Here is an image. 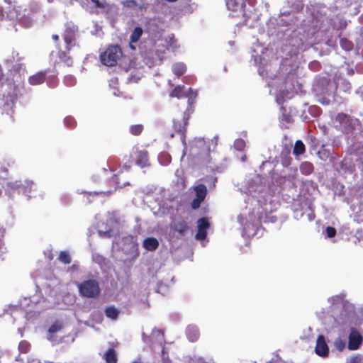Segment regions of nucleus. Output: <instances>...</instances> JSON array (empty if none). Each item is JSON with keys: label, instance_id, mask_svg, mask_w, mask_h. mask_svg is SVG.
Here are the masks:
<instances>
[{"label": "nucleus", "instance_id": "1", "mask_svg": "<svg viewBox=\"0 0 363 363\" xmlns=\"http://www.w3.org/2000/svg\"><path fill=\"white\" fill-rule=\"evenodd\" d=\"M246 194L245 209L238 216V219L243 226V233L247 237L257 235V220L264 223H274L277 218L268 213L273 211L272 200L264 190V186L259 176L242 189Z\"/></svg>", "mask_w": 363, "mask_h": 363}, {"label": "nucleus", "instance_id": "2", "mask_svg": "<svg viewBox=\"0 0 363 363\" xmlns=\"http://www.w3.org/2000/svg\"><path fill=\"white\" fill-rule=\"evenodd\" d=\"M118 223L112 214H108L106 223L97 224L98 233L101 238H113V248L122 250L133 258L139 255L138 244L130 235L122 236L118 235Z\"/></svg>", "mask_w": 363, "mask_h": 363}, {"label": "nucleus", "instance_id": "3", "mask_svg": "<svg viewBox=\"0 0 363 363\" xmlns=\"http://www.w3.org/2000/svg\"><path fill=\"white\" fill-rule=\"evenodd\" d=\"M350 88V83L346 79H341L335 82L323 78L313 85V89L319 96V102L323 105H329L331 103L341 102V98L339 99L338 96L335 95L337 89L347 92Z\"/></svg>", "mask_w": 363, "mask_h": 363}, {"label": "nucleus", "instance_id": "4", "mask_svg": "<svg viewBox=\"0 0 363 363\" xmlns=\"http://www.w3.org/2000/svg\"><path fill=\"white\" fill-rule=\"evenodd\" d=\"M226 6L232 17L242 18V23L248 27H255L254 20L257 15L254 13L255 9L252 1L249 0H226Z\"/></svg>", "mask_w": 363, "mask_h": 363}, {"label": "nucleus", "instance_id": "5", "mask_svg": "<svg viewBox=\"0 0 363 363\" xmlns=\"http://www.w3.org/2000/svg\"><path fill=\"white\" fill-rule=\"evenodd\" d=\"M164 41L166 45H158L155 52H149L146 54V64L148 65L149 67L161 64L167 49H169L172 52H176L179 48L178 41L173 34L168 35L165 38Z\"/></svg>", "mask_w": 363, "mask_h": 363}, {"label": "nucleus", "instance_id": "6", "mask_svg": "<svg viewBox=\"0 0 363 363\" xmlns=\"http://www.w3.org/2000/svg\"><path fill=\"white\" fill-rule=\"evenodd\" d=\"M209 152V141L201 138H195L191 140L189 147L184 150V154L189 153L192 157L198 158L203 162H208Z\"/></svg>", "mask_w": 363, "mask_h": 363}, {"label": "nucleus", "instance_id": "7", "mask_svg": "<svg viewBox=\"0 0 363 363\" xmlns=\"http://www.w3.org/2000/svg\"><path fill=\"white\" fill-rule=\"evenodd\" d=\"M92 179L94 182L99 184L103 182L107 183L109 186H114L115 189L117 187H122L128 184V183L121 184L118 182V175L113 173L108 164H106V167H103L99 169L92 177Z\"/></svg>", "mask_w": 363, "mask_h": 363}, {"label": "nucleus", "instance_id": "8", "mask_svg": "<svg viewBox=\"0 0 363 363\" xmlns=\"http://www.w3.org/2000/svg\"><path fill=\"white\" fill-rule=\"evenodd\" d=\"M309 32L306 35L301 34V30H293L289 35V45L292 47L290 52L297 55L299 50H305L308 46L312 45V42L308 41Z\"/></svg>", "mask_w": 363, "mask_h": 363}, {"label": "nucleus", "instance_id": "9", "mask_svg": "<svg viewBox=\"0 0 363 363\" xmlns=\"http://www.w3.org/2000/svg\"><path fill=\"white\" fill-rule=\"evenodd\" d=\"M79 295L84 298H95L101 294L99 282L94 279L77 283Z\"/></svg>", "mask_w": 363, "mask_h": 363}, {"label": "nucleus", "instance_id": "10", "mask_svg": "<svg viewBox=\"0 0 363 363\" xmlns=\"http://www.w3.org/2000/svg\"><path fill=\"white\" fill-rule=\"evenodd\" d=\"M35 189L36 185H35L32 181L25 180L23 183L21 181H14L6 183L5 191L9 196H11V191H17L18 193H22L28 197H31L29 194H30L33 190L35 191Z\"/></svg>", "mask_w": 363, "mask_h": 363}, {"label": "nucleus", "instance_id": "11", "mask_svg": "<svg viewBox=\"0 0 363 363\" xmlns=\"http://www.w3.org/2000/svg\"><path fill=\"white\" fill-rule=\"evenodd\" d=\"M360 119H357L344 113H338L335 122L337 123L336 126L342 132L349 133L354 130L356 126L359 125Z\"/></svg>", "mask_w": 363, "mask_h": 363}, {"label": "nucleus", "instance_id": "12", "mask_svg": "<svg viewBox=\"0 0 363 363\" xmlns=\"http://www.w3.org/2000/svg\"><path fill=\"white\" fill-rule=\"evenodd\" d=\"M121 56L122 51L120 47L113 45L108 47L104 52L101 54L100 59L104 65L112 67L116 65Z\"/></svg>", "mask_w": 363, "mask_h": 363}, {"label": "nucleus", "instance_id": "13", "mask_svg": "<svg viewBox=\"0 0 363 363\" xmlns=\"http://www.w3.org/2000/svg\"><path fill=\"white\" fill-rule=\"evenodd\" d=\"M351 151L352 154L358 157L354 166L363 172V135L354 136L351 139Z\"/></svg>", "mask_w": 363, "mask_h": 363}, {"label": "nucleus", "instance_id": "14", "mask_svg": "<svg viewBox=\"0 0 363 363\" xmlns=\"http://www.w3.org/2000/svg\"><path fill=\"white\" fill-rule=\"evenodd\" d=\"M184 86H177L170 94L171 97H177V99L188 98V103L191 105L193 100L196 98L198 94L196 90L189 89L184 90Z\"/></svg>", "mask_w": 363, "mask_h": 363}, {"label": "nucleus", "instance_id": "15", "mask_svg": "<svg viewBox=\"0 0 363 363\" xmlns=\"http://www.w3.org/2000/svg\"><path fill=\"white\" fill-rule=\"evenodd\" d=\"M252 52L254 54L252 55V57H254L255 62L259 64V74L262 77H264V71L261 70V67L264 65V58L262 57V55H264L265 52L267 51V49L265 48H262L258 43L253 45L252 47Z\"/></svg>", "mask_w": 363, "mask_h": 363}, {"label": "nucleus", "instance_id": "16", "mask_svg": "<svg viewBox=\"0 0 363 363\" xmlns=\"http://www.w3.org/2000/svg\"><path fill=\"white\" fill-rule=\"evenodd\" d=\"M143 340L146 344L152 342V345L157 344L162 346L164 342V334L162 330L158 329H154L152 332L150 338L145 335V333L142 335Z\"/></svg>", "mask_w": 363, "mask_h": 363}, {"label": "nucleus", "instance_id": "17", "mask_svg": "<svg viewBox=\"0 0 363 363\" xmlns=\"http://www.w3.org/2000/svg\"><path fill=\"white\" fill-rule=\"evenodd\" d=\"M194 191L196 192V198L192 201L191 206L193 209H197L206 198L207 189L205 185L199 184L195 186Z\"/></svg>", "mask_w": 363, "mask_h": 363}, {"label": "nucleus", "instance_id": "18", "mask_svg": "<svg viewBox=\"0 0 363 363\" xmlns=\"http://www.w3.org/2000/svg\"><path fill=\"white\" fill-rule=\"evenodd\" d=\"M210 228V223L207 218H201L197 221L198 231L196 239L203 241L207 235V230Z\"/></svg>", "mask_w": 363, "mask_h": 363}, {"label": "nucleus", "instance_id": "19", "mask_svg": "<svg viewBox=\"0 0 363 363\" xmlns=\"http://www.w3.org/2000/svg\"><path fill=\"white\" fill-rule=\"evenodd\" d=\"M363 337L361 334L355 329L351 328L349 335L348 348L350 350H357L361 345Z\"/></svg>", "mask_w": 363, "mask_h": 363}, {"label": "nucleus", "instance_id": "20", "mask_svg": "<svg viewBox=\"0 0 363 363\" xmlns=\"http://www.w3.org/2000/svg\"><path fill=\"white\" fill-rule=\"evenodd\" d=\"M171 228L181 236H184L190 230L189 223L182 218H176L172 222Z\"/></svg>", "mask_w": 363, "mask_h": 363}, {"label": "nucleus", "instance_id": "21", "mask_svg": "<svg viewBox=\"0 0 363 363\" xmlns=\"http://www.w3.org/2000/svg\"><path fill=\"white\" fill-rule=\"evenodd\" d=\"M315 351L320 357H326L328 356L329 350L323 335L318 337Z\"/></svg>", "mask_w": 363, "mask_h": 363}, {"label": "nucleus", "instance_id": "22", "mask_svg": "<svg viewBox=\"0 0 363 363\" xmlns=\"http://www.w3.org/2000/svg\"><path fill=\"white\" fill-rule=\"evenodd\" d=\"M136 164L141 168L147 167L150 165L147 152L145 150H137L135 152Z\"/></svg>", "mask_w": 363, "mask_h": 363}, {"label": "nucleus", "instance_id": "23", "mask_svg": "<svg viewBox=\"0 0 363 363\" xmlns=\"http://www.w3.org/2000/svg\"><path fill=\"white\" fill-rule=\"evenodd\" d=\"M77 28L75 26L69 24H67L66 26V31L64 35L65 41L67 44V48H69L73 45L74 37H75V33L77 31Z\"/></svg>", "mask_w": 363, "mask_h": 363}, {"label": "nucleus", "instance_id": "24", "mask_svg": "<svg viewBox=\"0 0 363 363\" xmlns=\"http://www.w3.org/2000/svg\"><path fill=\"white\" fill-rule=\"evenodd\" d=\"M121 4L125 8L134 11H140L144 7L143 0H122Z\"/></svg>", "mask_w": 363, "mask_h": 363}, {"label": "nucleus", "instance_id": "25", "mask_svg": "<svg viewBox=\"0 0 363 363\" xmlns=\"http://www.w3.org/2000/svg\"><path fill=\"white\" fill-rule=\"evenodd\" d=\"M317 155L321 160L327 161L329 160L333 163L337 156L333 152H331L329 149H325L324 147H322L321 149L318 151Z\"/></svg>", "mask_w": 363, "mask_h": 363}, {"label": "nucleus", "instance_id": "26", "mask_svg": "<svg viewBox=\"0 0 363 363\" xmlns=\"http://www.w3.org/2000/svg\"><path fill=\"white\" fill-rule=\"evenodd\" d=\"M159 246V242L155 238L150 237L143 242V247L148 251H155Z\"/></svg>", "mask_w": 363, "mask_h": 363}, {"label": "nucleus", "instance_id": "27", "mask_svg": "<svg viewBox=\"0 0 363 363\" xmlns=\"http://www.w3.org/2000/svg\"><path fill=\"white\" fill-rule=\"evenodd\" d=\"M186 337L191 342H195L199 337V329L196 325H190L186 330Z\"/></svg>", "mask_w": 363, "mask_h": 363}, {"label": "nucleus", "instance_id": "28", "mask_svg": "<svg viewBox=\"0 0 363 363\" xmlns=\"http://www.w3.org/2000/svg\"><path fill=\"white\" fill-rule=\"evenodd\" d=\"M45 80V72H40L29 77V83L31 85H38Z\"/></svg>", "mask_w": 363, "mask_h": 363}, {"label": "nucleus", "instance_id": "29", "mask_svg": "<svg viewBox=\"0 0 363 363\" xmlns=\"http://www.w3.org/2000/svg\"><path fill=\"white\" fill-rule=\"evenodd\" d=\"M181 1V7L182 11L184 13H192L196 8V5L195 4H191V0H180Z\"/></svg>", "mask_w": 363, "mask_h": 363}, {"label": "nucleus", "instance_id": "30", "mask_svg": "<svg viewBox=\"0 0 363 363\" xmlns=\"http://www.w3.org/2000/svg\"><path fill=\"white\" fill-rule=\"evenodd\" d=\"M143 29L140 27H136L132 32L130 35V47L133 49H135V47L133 45V43H137L138 40L140 38L142 34H143Z\"/></svg>", "mask_w": 363, "mask_h": 363}, {"label": "nucleus", "instance_id": "31", "mask_svg": "<svg viewBox=\"0 0 363 363\" xmlns=\"http://www.w3.org/2000/svg\"><path fill=\"white\" fill-rule=\"evenodd\" d=\"M186 67L183 62H176L172 67L173 73L177 77L182 75L186 72Z\"/></svg>", "mask_w": 363, "mask_h": 363}, {"label": "nucleus", "instance_id": "32", "mask_svg": "<svg viewBox=\"0 0 363 363\" xmlns=\"http://www.w3.org/2000/svg\"><path fill=\"white\" fill-rule=\"evenodd\" d=\"M11 57L12 59H11L10 61L11 62H15L17 64L16 65L13 66V69L18 71L24 67V65L23 64L19 63V62L22 60L23 57H21L18 52L13 51L12 52Z\"/></svg>", "mask_w": 363, "mask_h": 363}, {"label": "nucleus", "instance_id": "33", "mask_svg": "<svg viewBox=\"0 0 363 363\" xmlns=\"http://www.w3.org/2000/svg\"><path fill=\"white\" fill-rule=\"evenodd\" d=\"M104 359L106 363H117L116 351L113 348L108 349L104 354Z\"/></svg>", "mask_w": 363, "mask_h": 363}, {"label": "nucleus", "instance_id": "34", "mask_svg": "<svg viewBox=\"0 0 363 363\" xmlns=\"http://www.w3.org/2000/svg\"><path fill=\"white\" fill-rule=\"evenodd\" d=\"M275 24V20L270 19L269 21V22L267 23V34L269 35H277L279 37V31L276 28Z\"/></svg>", "mask_w": 363, "mask_h": 363}, {"label": "nucleus", "instance_id": "35", "mask_svg": "<svg viewBox=\"0 0 363 363\" xmlns=\"http://www.w3.org/2000/svg\"><path fill=\"white\" fill-rule=\"evenodd\" d=\"M119 311L113 306L108 307L105 310L106 316L111 320H116Z\"/></svg>", "mask_w": 363, "mask_h": 363}, {"label": "nucleus", "instance_id": "36", "mask_svg": "<svg viewBox=\"0 0 363 363\" xmlns=\"http://www.w3.org/2000/svg\"><path fill=\"white\" fill-rule=\"evenodd\" d=\"M300 171L303 174L308 175L313 171V165L309 162H304L300 166Z\"/></svg>", "mask_w": 363, "mask_h": 363}, {"label": "nucleus", "instance_id": "37", "mask_svg": "<svg viewBox=\"0 0 363 363\" xmlns=\"http://www.w3.org/2000/svg\"><path fill=\"white\" fill-rule=\"evenodd\" d=\"M305 152V145L301 140H297L295 143L293 153L296 155H303Z\"/></svg>", "mask_w": 363, "mask_h": 363}, {"label": "nucleus", "instance_id": "38", "mask_svg": "<svg viewBox=\"0 0 363 363\" xmlns=\"http://www.w3.org/2000/svg\"><path fill=\"white\" fill-rule=\"evenodd\" d=\"M340 44L341 48L346 51H350L353 48V44L352 43V42L346 38H340Z\"/></svg>", "mask_w": 363, "mask_h": 363}, {"label": "nucleus", "instance_id": "39", "mask_svg": "<svg viewBox=\"0 0 363 363\" xmlns=\"http://www.w3.org/2000/svg\"><path fill=\"white\" fill-rule=\"evenodd\" d=\"M58 259L64 264H69L71 262V257L67 251L60 252Z\"/></svg>", "mask_w": 363, "mask_h": 363}, {"label": "nucleus", "instance_id": "40", "mask_svg": "<svg viewBox=\"0 0 363 363\" xmlns=\"http://www.w3.org/2000/svg\"><path fill=\"white\" fill-rule=\"evenodd\" d=\"M62 329V325L61 323L57 321L54 323L48 329V333L56 334L61 331Z\"/></svg>", "mask_w": 363, "mask_h": 363}, {"label": "nucleus", "instance_id": "41", "mask_svg": "<svg viewBox=\"0 0 363 363\" xmlns=\"http://www.w3.org/2000/svg\"><path fill=\"white\" fill-rule=\"evenodd\" d=\"M187 125V119L185 116L183 118V123H177V122H174V126L177 131L179 133H183L185 130L186 126Z\"/></svg>", "mask_w": 363, "mask_h": 363}, {"label": "nucleus", "instance_id": "42", "mask_svg": "<svg viewBox=\"0 0 363 363\" xmlns=\"http://www.w3.org/2000/svg\"><path fill=\"white\" fill-rule=\"evenodd\" d=\"M233 147L238 151H243L245 147V142L241 138H238L235 140Z\"/></svg>", "mask_w": 363, "mask_h": 363}, {"label": "nucleus", "instance_id": "43", "mask_svg": "<svg viewBox=\"0 0 363 363\" xmlns=\"http://www.w3.org/2000/svg\"><path fill=\"white\" fill-rule=\"evenodd\" d=\"M334 345L338 351L342 352L345 347V342L341 338H337L334 341Z\"/></svg>", "mask_w": 363, "mask_h": 363}, {"label": "nucleus", "instance_id": "44", "mask_svg": "<svg viewBox=\"0 0 363 363\" xmlns=\"http://www.w3.org/2000/svg\"><path fill=\"white\" fill-rule=\"evenodd\" d=\"M92 259L94 262L99 264H102L105 261V259L102 255L94 252H92Z\"/></svg>", "mask_w": 363, "mask_h": 363}, {"label": "nucleus", "instance_id": "45", "mask_svg": "<svg viewBox=\"0 0 363 363\" xmlns=\"http://www.w3.org/2000/svg\"><path fill=\"white\" fill-rule=\"evenodd\" d=\"M130 130L133 135H139L143 130V125H132L130 128Z\"/></svg>", "mask_w": 363, "mask_h": 363}, {"label": "nucleus", "instance_id": "46", "mask_svg": "<svg viewBox=\"0 0 363 363\" xmlns=\"http://www.w3.org/2000/svg\"><path fill=\"white\" fill-rule=\"evenodd\" d=\"M347 26V22L343 20V19H341L340 18L339 19V23H337L336 22H333V28L335 29H342V28H345Z\"/></svg>", "mask_w": 363, "mask_h": 363}, {"label": "nucleus", "instance_id": "47", "mask_svg": "<svg viewBox=\"0 0 363 363\" xmlns=\"http://www.w3.org/2000/svg\"><path fill=\"white\" fill-rule=\"evenodd\" d=\"M64 123L67 127L73 128L75 125V120L71 116H67L64 119Z\"/></svg>", "mask_w": 363, "mask_h": 363}, {"label": "nucleus", "instance_id": "48", "mask_svg": "<svg viewBox=\"0 0 363 363\" xmlns=\"http://www.w3.org/2000/svg\"><path fill=\"white\" fill-rule=\"evenodd\" d=\"M30 345L26 341H22L19 343L18 349L21 352H27L29 349Z\"/></svg>", "mask_w": 363, "mask_h": 363}, {"label": "nucleus", "instance_id": "49", "mask_svg": "<svg viewBox=\"0 0 363 363\" xmlns=\"http://www.w3.org/2000/svg\"><path fill=\"white\" fill-rule=\"evenodd\" d=\"M345 167V169L350 172L353 170V166L351 164V161L347 158L344 159V160L342 162V167Z\"/></svg>", "mask_w": 363, "mask_h": 363}, {"label": "nucleus", "instance_id": "50", "mask_svg": "<svg viewBox=\"0 0 363 363\" xmlns=\"http://www.w3.org/2000/svg\"><path fill=\"white\" fill-rule=\"evenodd\" d=\"M349 363H363V357L361 355H355L351 357L349 360Z\"/></svg>", "mask_w": 363, "mask_h": 363}, {"label": "nucleus", "instance_id": "51", "mask_svg": "<svg viewBox=\"0 0 363 363\" xmlns=\"http://www.w3.org/2000/svg\"><path fill=\"white\" fill-rule=\"evenodd\" d=\"M326 237L331 238L336 234V230L333 227L328 226L325 229Z\"/></svg>", "mask_w": 363, "mask_h": 363}, {"label": "nucleus", "instance_id": "52", "mask_svg": "<svg viewBox=\"0 0 363 363\" xmlns=\"http://www.w3.org/2000/svg\"><path fill=\"white\" fill-rule=\"evenodd\" d=\"M65 83L67 86H73L75 83V78L71 75L66 76L65 77Z\"/></svg>", "mask_w": 363, "mask_h": 363}, {"label": "nucleus", "instance_id": "53", "mask_svg": "<svg viewBox=\"0 0 363 363\" xmlns=\"http://www.w3.org/2000/svg\"><path fill=\"white\" fill-rule=\"evenodd\" d=\"M8 175V169L1 163H0V178L5 179Z\"/></svg>", "mask_w": 363, "mask_h": 363}, {"label": "nucleus", "instance_id": "54", "mask_svg": "<svg viewBox=\"0 0 363 363\" xmlns=\"http://www.w3.org/2000/svg\"><path fill=\"white\" fill-rule=\"evenodd\" d=\"M48 339L49 341H50L54 345L57 344L60 342L56 334H54V333H48Z\"/></svg>", "mask_w": 363, "mask_h": 363}, {"label": "nucleus", "instance_id": "55", "mask_svg": "<svg viewBox=\"0 0 363 363\" xmlns=\"http://www.w3.org/2000/svg\"><path fill=\"white\" fill-rule=\"evenodd\" d=\"M342 301V297L340 296H335L328 298V301L332 304H335Z\"/></svg>", "mask_w": 363, "mask_h": 363}, {"label": "nucleus", "instance_id": "56", "mask_svg": "<svg viewBox=\"0 0 363 363\" xmlns=\"http://www.w3.org/2000/svg\"><path fill=\"white\" fill-rule=\"evenodd\" d=\"M96 5L97 8L104 9L106 6V3L105 1H100L99 0H91Z\"/></svg>", "mask_w": 363, "mask_h": 363}, {"label": "nucleus", "instance_id": "57", "mask_svg": "<svg viewBox=\"0 0 363 363\" xmlns=\"http://www.w3.org/2000/svg\"><path fill=\"white\" fill-rule=\"evenodd\" d=\"M118 84V79L116 77H113L109 80V86L115 89L116 88V85Z\"/></svg>", "mask_w": 363, "mask_h": 363}, {"label": "nucleus", "instance_id": "58", "mask_svg": "<svg viewBox=\"0 0 363 363\" xmlns=\"http://www.w3.org/2000/svg\"><path fill=\"white\" fill-rule=\"evenodd\" d=\"M280 119L282 121H286L287 123H289L291 121L290 116L284 113H283L282 115L280 116Z\"/></svg>", "mask_w": 363, "mask_h": 363}, {"label": "nucleus", "instance_id": "59", "mask_svg": "<svg viewBox=\"0 0 363 363\" xmlns=\"http://www.w3.org/2000/svg\"><path fill=\"white\" fill-rule=\"evenodd\" d=\"M326 44L330 47H335L336 45V41H333V40H328Z\"/></svg>", "mask_w": 363, "mask_h": 363}, {"label": "nucleus", "instance_id": "60", "mask_svg": "<svg viewBox=\"0 0 363 363\" xmlns=\"http://www.w3.org/2000/svg\"><path fill=\"white\" fill-rule=\"evenodd\" d=\"M308 218L309 221H312L315 218V214L313 211L308 214Z\"/></svg>", "mask_w": 363, "mask_h": 363}, {"label": "nucleus", "instance_id": "61", "mask_svg": "<svg viewBox=\"0 0 363 363\" xmlns=\"http://www.w3.org/2000/svg\"><path fill=\"white\" fill-rule=\"evenodd\" d=\"M163 156L165 157V160H166V163L164 164H167V163H169L170 162V157H169V155H166V154H164Z\"/></svg>", "mask_w": 363, "mask_h": 363}, {"label": "nucleus", "instance_id": "62", "mask_svg": "<svg viewBox=\"0 0 363 363\" xmlns=\"http://www.w3.org/2000/svg\"><path fill=\"white\" fill-rule=\"evenodd\" d=\"M62 199H65V202H68L69 201L70 198L69 196L66 195V196H62Z\"/></svg>", "mask_w": 363, "mask_h": 363}, {"label": "nucleus", "instance_id": "63", "mask_svg": "<svg viewBox=\"0 0 363 363\" xmlns=\"http://www.w3.org/2000/svg\"><path fill=\"white\" fill-rule=\"evenodd\" d=\"M324 30L323 27L320 28V29L317 31V35H319Z\"/></svg>", "mask_w": 363, "mask_h": 363}, {"label": "nucleus", "instance_id": "64", "mask_svg": "<svg viewBox=\"0 0 363 363\" xmlns=\"http://www.w3.org/2000/svg\"><path fill=\"white\" fill-rule=\"evenodd\" d=\"M6 353V351L2 350L1 348H0V357H1L2 356H4Z\"/></svg>", "mask_w": 363, "mask_h": 363}]
</instances>
